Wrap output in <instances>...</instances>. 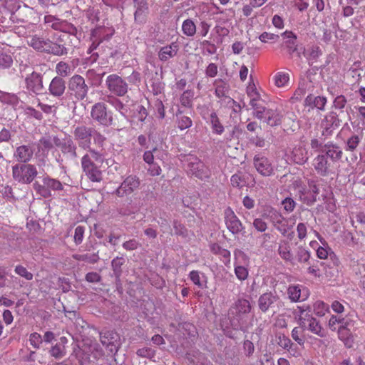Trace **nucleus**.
<instances>
[{
    "label": "nucleus",
    "instance_id": "f8f14e48",
    "mask_svg": "<svg viewBox=\"0 0 365 365\" xmlns=\"http://www.w3.org/2000/svg\"><path fill=\"white\" fill-rule=\"evenodd\" d=\"M224 219L226 227L233 235H238L245 230L242 223L230 207L224 211Z\"/></svg>",
    "mask_w": 365,
    "mask_h": 365
},
{
    "label": "nucleus",
    "instance_id": "393cba45",
    "mask_svg": "<svg viewBox=\"0 0 365 365\" xmlns=\"http://www.w3.org/2000/svg\"><path fill=\"white\" fill-rule=\"evenodd\" d=\"M290 157L294 163L304 165L309 159L308 150L304 145L295 146L291 153Z\"/></svg>",
    "mask_w": 365,
    "mask_h": 365
},
{
    "label": "nucleus",
    "instance_id": "e433bc0d",
    "mask_svg": "<svg viewBox=\"0 0 365 365\" xmlns=\"http://www.w3.org/2000/svg\"><path fill=\"white\" fill-rule=\"evenodd\" d=\"M310 307L309 306H298L295 310V314L298 316V323L300 327H305L308 316H312Z\"/></svg>",
    "mask_w": 365,
    "mask_h": 365
},
{
    "label": "nucleus",
    "instance_id": "6e6552de",
    "mask_svg": "<svg viewBox=\"0 0 365 365\" xmlns=\"http://www.w3.org/2000/svg\"><path fill=\"white\" fill-rule=\"evenodd\" d=\"M68 88L77 100L84 99L88 92V86L86 83L85 79L80 75L73 76L68 81Z\"/></svg>",
    "mask_w": 365,
    "mask_h": 365
},
{
    "label": "nucleus",
    "instance_id": "7c9ffc66",
    "mask_svg": "<svg viewBox=\"0 0 365 365\" xmlns=\"http://www.w3.org/2000/svg\"><path fill=\"white\" fill-rule=\"evenodd\" d=\"M188 276L192 282L198 288L205 289L207 287V277L203 272L192 270L190 272Z\"/></svg>",
    "mask_w": 365,
    "mask_h": 365
},
{
    "label": "nucleus",
    "instance_id": "ea45409f",
    "mask_svg": "<svg viewBox=\"0 0 365 365\" xmlns=\"http://www.w3.org/2000/svg\"><path fill=\"white\" fill-rule=\"evenodd\" d=\"M39 144L43 150L48 151L53 145L57 147L59 144V138L57 136L43 137L39 140Z\"/></svg>",
    "mask_w": 365,
    "mask_h": 365
},
{
    "label": "nucleus",
    "instance_id": "7ed1b4c3",
    "mask_svg": "<svg viewBox=\"0 0 365 365\" xmlns=\"http://www.w3.org/2000/svg\"><path fill=\"white\" fill-rule=\"evenodd\" d=\"M269 220L274 227L284 237L288 236L292 238L293 232L289 234L292 230L296 222L294 216L290 217H284L277 210H272L269 212Z\"/></svg>",
    "mask_w": 365,
    "mask_h": 365
},
{
    "label": "nucleus",
    "instance_id": "9d476101",
    "mask_svg": "<svg viewBox=\"0 0 365 365\" xmlns=\"http://www.w3.org/2000/svg\"><path fill=\"white\" fill-rule=\"evenodd\" d=\"M44 23L52 28L53 30L75 35L77 32L76 28L67 21L60 19L53 15H46L44 16Z\"/></svg>",
    "mask_w": 365,
    "mask_h": 365
},
{
    "label": "nucleus",
    "instance_id": "69168bd1",
    "mask_svg": "<svg viewBox=\"0 0 365 365\" xmlns=\"http://www.w3.org/2000/svg\"><path fill=\"white\" fill-rule=\"evenodd\" d=\"M136 11L135 12V19L138 20L140 16L143 15L148 9L147 3L145 1L136 2L135 4Z\"/></svg>",
    "mask_w": 365,
    "mask_h": 365
},
{
    "label": "nucleus",
    "instance_id": "9b49d317",
    "mask_svg": "<svg viewBox=\"0 0 365 365\" xmlns=\"http://www.w3.org/2000/svg\"><path fill=\"white\" fill-rule=\"evenodd\" d=\"M312 166L318 175L328 176L334 173L332 163L323 153L317 155L312 160Z\"/></svg>",
    "mask_w": 365,
    "mask_h": 365
},
{
    "label": "nucleus",
    "instance_id": "338daca9",
    "mask_svg": "<svg viewBox=\"0 0 365 365\" xmlns=\"http://www.w3.org/2000/svg\"><path fill=\"white\" fill-rule=\"evenodd\" d=\"M252 225L257 231L260 232H264L267 229V223L260 217L254 219Z\"/></svg>",
    "mask_w": 365,
    "mask_h": 365
},
{
    "label": "nucleus",
    "instance_id": "79ce46f5",
    "mask_svg": "<svg viewBox=\"0 0 365 365\" xmlns=\"http://www.w3.org/2000/svg\"><path fill=\"white\" fill-rule=\"evenodd\" d=\"M182 31L186 36L192 37L196 34V25L192 19H187L182 24Z\"/></svg>",
    "mask_w": 365,
    "mask_h": 365
},
{
    "label": "nucleus",
    "instance_id": "ddd939ff",
    "mask_svg": "<svg viewBox=\"0 0 365 365\" xmlns=\"http://www.w3.org/2000/svg\"><path fill=\"white\" fill-rule=\"evenodd\" d=\"M26 88L31 94L39 95L43 93V76L41 73L32 72L25 78Z\"/></svg>",
    "mask_w": 365,
    "mask_h": 365
},
{
    "label": "nucleus",
    "instance_id": "37998d69",
    "mask_svg": "<svg viewBox=\"0 0 365 365\" xmlns=\"http://www.w3.org/2000/svg\"><path fill=\"white\" fill-rule=\"evenodd\" d=\"M176 123L178 128L181 130L189 128L192 125V121L190 117L184 115L181 112L176 113Z\"/></svg>",
    "mask_w": 365,
    "mask_h": 365
},
{
    "label": "nucleus",
    "instance_id": "39448f33",
    "mask_svg": "<svg viewBox=\"0 0 365 365\" xmlns=\"http://www.w3.org/2000/svg\"><path fill=\"white\" fill-rule=\"evenodd\" d=\"M37 174L36 166L31 164H16L12 167L13 178L19 183L30 184Z\"/></svg>",
    "mask_w": 365,
    "mask_h": 365
},
{
    "label": "nucleus",
    "instance_id": "a19ab883",
    "mask_svg": "<svg viewBox=\"0 0 365 365\" xmlns=\"http://www.w3.org/2000/svg\"><path fill=\"white\" fill-rule=\"evenodd\" d=\"M302 54L308 61H314L322 55V51L319 46L313 45L307 48H304Z\"/></svg>",
    "mask_w": 365,
    "mask_h": 365
},
{
    "label": "nucleus",
    "instance_id": "a878e982",
    "mask_svg": "<svg viewBox=\"0 0 365 365\" xmlns=\"http://www.w3.org/2000/svg\"><path fill=\"white\" fill-rule=\"evenodd\" d=\"M301 327L309 330L319 337H324L327 334L326 331L322 327L319 322L312 316H308L305 327Z\"/></svg>",
    "mask_w": 365,
    "mask_h": 365
},
{
    "label": "nucleus",
    "instance_id": "473e14b6",
    "mask_svg": "<svg viewBox=\"0 0 365 365\" xmlns=\"http://www.w3.org/2000/svg\"><path fill=\"white\" fill-rule=\"evenodd\" d=\"M284 45L290 53L297 51V36L291 31H285L282 34Z\"/></svg>",
    "mask_w": 365,
    "mask_h": 365
},
{
    "label": "nucleus",
    "instance_id": "e2e57ef3",
    "mask_svg": "<svg viewBox=\"0 0 365 365\" xmlns=\"http://www.w3.org/2000/svg\"><path fill=\"white\" fill-rule=\"evenodd\" d=\"M194 92L191 90H187L183 92L180 96V103L182 106L188 107L190 106Z\"/></svg>",
    "mask_w": 365,
    "mask_h": 365
},
{
    "label": "nucleus",
    "instance_id": "c85d7f7f",
    "mask_svg": "<svg viewBox=\"0 0 365 365\" xmlns=\"http://www.w3.org/2000/svg\"><path fill=\"white\" fill-rule=\"evenodd\" d=\"M247 93L250 98V105L251 106L253 111H256L262 106V101L260 94L257 91L255 85H249L247 88Z\"/></svg>",
    "mask_w": 365,
    "mask_h": 365
},
{
    "label": "nucleus",
    "instance_id": "603ef678",
    "mask_svg": "<svg viewBox=\"0 0 365 365\" xmlns=\"http://www.w3.org/2000/svg\"><path fill=\"white\" fill-rule=\"evenodd\" d=\"M274 81L277 87H284L289 83V76L285 72H278L274 75Z\"/></svg>",
    "mask_w": 365,
    "mask_h": 365
},
{
    "label": "nucleus",
    "instance_id": "f3484780",
    "mask_svg": "<svg viewBox=\"0 0 365 365\" xmlns=\"http://www.w3.org/2000/svg\"><path fill=\"white\" fill-rule=\"evenodd\" d=\"M288 298L292 302L305 301L309 296V289L301 284H292L287 288Z\"/></svg>",
    "mask_w": 365,
    "mask_h": 365
},
{
    "label": "nucleus",
    "instance_id": "5701e85b",
    "mask_svg": "<svg viewBox=\"0 0 365 365\" xmlns=\"http://www.w3.org/2000/svg\"><path fill=\"white\" fill-rule=\"evenodd\" d=\"M324 155L332 163H336L341 160L343 156V151L341 148L334 143H327L324 145Z\"/></svg>",
    "mask_w": 365,
    "mask_h": 365
},
{
    "label": "nucleus",
    "instance_id": "b1692460",
    "mask_svg": "<svg viewBox=\"0 0 365 365\" xmlns=\"http://www.w3.org/2000/svg\"><path fill=\"white\" fill-rule=\"evenodd\" d=\"M33 155L34 149L29 145L18 146L14 153V158H16L19 162L24 163L29 162L31 160Z\"/></svg>",
    "mask_w": 365,
    "mask_h": 365
},
{
    "label": "nucleus",
    "instance_id": "a18cd8bd",
    "mask_svg": "<svg viewBox=\"0 0 365 365\" xmlns=\"http://www.w3.org/2000/svg\"><path fill=\"white\" fill-rule=\"evenodd\" d=\"M247 175L239 172L234 174L230 178L231 185L233 187L242 188L247 185L246 181Z\"/></svg>",
    "mask_w": 365,
    "mask_h": 365
},
{
    "label": "nucleus",
    "instance_id": "2eb2a0df",
    "mask_svg": "<svg viewBox=\"0 0 365 365\" xmlns=\"http://www.w3.org/2000/svg\"><path fill=\"white\" fill-rule=\"evenodd\" d=\"M93 130V128L86 127L85 125L77 126L75 128L73 135L75 140L78 141L80 148L83 149H88L90 148Z\"/></svg>",
    "mask_w": 365,
    "mask_h": 365
},
{
    "label": "nucleus",
    "instance_id": "423d86ee",
    "mask_svg": "<svg viewBox=\"0 0 365 365\" xmlns=\"http://www.w3.org/2000/svg\"><path fill=\"white\" fill-rule=\"evenodd\" d=\"M257 108L256 111H253L257 119L272 127L281 124L283 115L279 110L267 108L263 105Z\"/></svg>",
    "mask_w": 365,
    "mask_h": 365
},
{
    "label": "nucleus",
    "instance_id": "864d4df0",
    "mask_svg": "<svg viewBox=\"0 0 365 365\" xmlns=\"http://www.w3.org/2000/svg\"><path fill=\"white\" fill-rule=\"evenodd\" d=\"M124 263V259L121 257H115L111 262V266L113 271V274L116 279H119L121 274L122 269L121 267Z\"/></svg>",
    "mask_w": 365,
    "mask_h": 365
},
{
    "label": "nucleus",
    "instance_id": "5fc2aeb1",
    "mask_svg": "<svg viewBox=\"0 0 365 365\" xmlns=\"http://www.w3.org/2000/svg\"><path fill=\"white\" fill-rule=\"evenodd\" d=\"M234 263L238 264H247L250 258L248 255L242 250L235 249L233 252Z\"/></svg>",
    "mask_w": 365,
    "mask_h": 365
},
{
    "label": "nucleus",
    "instance_id": "4be33fe9",
    "mask_svg": "<svg viewBox=\"0 0 365 365\" xmlns=\"http://www.w3.org/2000/svg\"><path fill=\"white\" fill-rule=\"evenodd\" d=\"M278 300L279 297L277 294L272 292L264 293L258 299L259 309L262 312H267Z\"/></svg>",
    "mask_w": 365,
    "mask_h": 365
},
{
    "label": "nucleus",
    "instance_id": "4c0bfd02",
    "mask_svg": "<svg viewBox=\"0 0 365 365\" xmlns=\"http://www.w3.org/2000/svg\"><path fill=\"white\" fill-rule=\"evenodd\" d=\"M299 197L300 200L307 205H313L317 199L314 193H312V190L309 187L299 190Z\"/></svg>",
    "mask_w": 365,
    "mask_h": 365
},
{
    "label": "nucleus",
    "instance_id": "a211bd4d",
    "mask_svg": "<svg viewBox=\"0 0 365 365\" xmlns=\"http://www.w3.org/2000/svg\"><path fill=\"white\" fill-rule=\"evenodd\" d=\"M322 128L324 129L323 135H329L333 130L340 125V120L336 113L330 112L327 113L322 121Z\"/></svg>",
    "mask_w": 365,
    "mask_h": 365
},
{
    "label": "nucleus",
    "instance_id": "f03ea898",
    "mask_svg": "<svg viewBox=\"0 0 365 365\" xmlns=\"http://www.w3.org/2000/svg\"><path fill=\"white\" fill-rule=\"evenodd\" d=\"M182 161L185 163L189 174L200 180H205L210 177L209 168L197 156L189 154L184 156Z\"/></svg>",
    "mask_w": 365,
    "mask_h": 365
},
{
    "label": "nucleus",
    "instance_id": "c756f323",
    "mask_svg": "<svg viewBox=\"0 0 365 365\" xmlns=\"http://www.w3.org/2000/svg\"><path fill=\"white\" fill-rule=\"evenodd\" d=\"M278 254L286 262H292L293 254L292 252L291 243L287 240H282L279 242Z\"/></svg>",
    "mask_w": 365,
    "mask_h": 365
},
{
    "label": "nucleus",
    "instance_id": "0e129e2a",
    "mask_svg": "<svg viewBox=\"0 0 365 365\" xmlns=\"http://www.w3.org/2000/svg\"><path fill=\"white\" fill-rule=\"evenodd\" d=\"M279 36L269 32H263L259 36V39L262 43L276 42L279 39Z\"/></svg>",
    "mask_w": 365,
    "mask_h": 365
},
{
    "label": "nucleus",
    "instance_id": "dca6fc26",
    "mask_svg": "<svg viewBox=\"0 0 365 365\" xmlns=\"http://www.w3.org/2000/svg\"><path fill=\"white\" fill-rule=\"evenodd\" d=\"M112 35L113 34L108 33L105 28H96L92 30L91 35V41L92 43L88 48L87 53L91 54L101 43L104 41H108Z\"/></svg>",
    "mask_w": 365,
    "mask_h": 365
},
{
    "label": "nucleus",
    "instance_id": "4d7b16f0",
    "mask_svg": "<svg viewBox=\"0 0 365 365\" xmlns=\"http://www.w3.org/2000/svg\"><path fill=\"white\" fill-rule=\"evenodd\" d=\"M51 355L55 359H61L66 355L65 346L61 344H56L50 349Z\"/></svg>",
    "mask_w": 365,
    "mask_h": 365
},
{
    "label": "nucleus",
    "instance_id": "6ab92c4d",
    "mask_svg": "<svg viewBox=\"0 0 365 365\" xmlns=\"http://www.w3.org/2000/svg\"><path fill=\"white\" fill-rule=\"evenodd\" d=\"M254 165L257 172L263 176H270L273 173L274 169L270 160L263 155L255 156Z\"/></svg>",
    "mask_w": 365,
    "mask_h": 365
},
{
    "label": "nucleus",
    "instance_id": "1a4fd4ad",
    "mask_svg": "<svg viewBox=\"0 0 365 365\" xmlns=\"http://www.w3.org/2000/svg\"><path fill=\"white\" fill-rule=\"evenodd\" d=\"M91 115L92 118L104 126L112 125V113L107 110L103 103H97L92 106Z\"/></svg>",
    "mask_w": 365,
    "mask_h": 365
},
{
    "label": "nucleus",
    "instance_id": "cd10ccee",
    "mask_svg": "<svg viewBox=\"0 0 365 365\" xmlns=\"http://www.w3.org/2000/svg\"><path fill=\"white\" fill-rule=\"evenodd\" d=\"M28 43L34 49L38 51L46 52V50H48V46L51 44V40L44 38L38 35H34L30 37V39L28 41Z\"/></svg>",
    "mask_w": 365,
    "mask_h": 365
},
{
    "label": "nucleus",
    "instance_id": "4468645a",
    "mask_svg": "<svg viewBox=\"0 0 365 365\" xmlns=\"http://www.w3.org/2000/svg\"><path fill=\"white\" fill-rule=\"evenodd\" d=\"M140 185V180L135 175L128 176L115 190L118 197H122L133 193Z\"/></svg>",
    "mask_w": 365,
    "mask_h": 365
},
{
    "label": "nucleus",
    "instance_id": "c9c22d12",
    "mask_svg": "<svg viewBox=\"0 0 365 365\" xmlns=\"http://www.w3.org/2000/svg\"><path fill=\"white\" fill-rule=\"evenodd\" d=\"M338 337L342 341L346 347H351L354 343L353 331L349 329L339 327Z\"/></svg>",
    "mask_w": 365,
    "mask_h": 365
},
{
    "label": "nucleus",
    "instance_id": "f704fd0d",
    "mask_svg": "<svg viewBox=\"0 0 365 365\" xmlns=\"http://www.w3.org/2000/svg\"><path fill=\"white\" fill-rule=\"evenodd\" d=\"M154 154L158 159L161 160L165 159L167 153L163 150H159L157 147H154L150 150H145L143 153V158L147 164L153 163L154 162Z\"/></svg>",
    "mask_w": 365,
    "mask_h": 365
},
{
    "label": "nucleus",
    "instance_id": "c03bdc74",
    "mask_svg": "<svg viewBox=\"0 0 365 365\" xmlns=\"http://www.w3.org/2000/svg\"><path fill=\"white\" fill-rule=\"evenodd\" d=\"M92 182H99L102 180V172L95 165L83 171Z\"/></svg>",
    "mask_w": 365,
    "mask_h": 365
},
{
    "label": "nucleus",
    "instance_id": "412c9836",
    "mask_svg": "<svg viewBox=\"0 0 365 365\" xmlns=\"http://www.w3.org/2000/svg\"><path fill=\"white\" fill-rule=\"evenodd\" d=\"M66 88V81L63 78L56 76L50 82L49 93L52 96L59 98L64 94Z\"/></svg>",
    "mask_w": 365,
    "mask_h": 365
},
{
    "label": "nucleus",
    "instance_id": "f257e3e1",
    "mask_svg": "<svg viewBox=\"0 0 365 365\" xmlns=\"http://www.w3.org/2000/svg\"><path fill=\"white\" fill-rule=\"evenodd\" d=\"M251 311L250 302L245 299H237L230 309V322L235 329L245 331L248 327V314Z\"/></svg>",
    "mask_w": 365,
    "mask_h": 365
},
{
    "label": "nucleus",
    "instance_id": "0eeeda50",
    "mask_svg": "<svg viewBox=\"0 0 365 365\" xmlns=\"http://www.w3.org/2000/svg\"><path fill=\"white\" fill-rule=\"evenodd\" d=\"M108 90L114 96H124L128 91V83L117 74H110L106 79Z\"/></svg>",
    "mask_w": 365,
    "mask_h": 365
},
{
    "label": "nucleus",
    "instance_id": "bf43d9fd",
    "mask_svg": "<svg viewBox=\"0 0 365 365\" xmlns=\"http://www.w3.org/2000/svg\"><path fill=\"white\" fill-rule=\"evenodd\" d=\"M13 63L11 56L3 51H0V68H9Z\"/></svg>",
    "mask_w": 365,
    "mask_h": 365
},
{
    "label": "nucleus",
    "instance_id": "2f4dec72",
    "mask_svg": "<svg viewBox=\"0 0 365 365\" xmlns=\"http://www.w3.org/2000/svg\"><path fill=\"white\" fill-rule=\"evenodd\" d=\"M214 86L215 94L218 98L222 99L228 98L230 101H233V100L228 96L230 85L227 82L222 79H217L214 82Z\"/></svg>",
    "mask_w": 365,
    "mask_h": 365
},
{
    "label": "nucleus",
    "instance_id": "6e6d98bb",
    "mask_svg": "<svg viewBox=\"0 0 365 365\" xmlns=\"http://www.w3.org/2000/svg\"><path fill=\"white\" fill-rule=\"evenodd\" d=\"M329 305L323 301H317L313 305L314 313L319 317H323L329 311Z\"/></svg>",
    "mask_w": 365,
    "mask_h": 365
},
{
    "label": "nucleus",
    "instance_id": "58836bf2",
    "mask_svg": "<svg viewBox=\"0 0 365 365\" xmlns=\"http://www.w3.org/2000/svg\"><path fill=\"white\" fill-rule=\"evenodd\" d=\"M361 136L359 135L352 134L344 141V150L348 152L356 150L361 141Z\"/></svg>",
    "mask_w": 365,
    "mask_h": 365
},
{
    "label": "nucleus",
    "instance_id": "13d9d810",
    "mask_svg": "<svg viewBox=\"0 0 365 365\" xmlns=\"http://www.w3.org/2000/svg\"><path fill=\"white\" fill-rule=\"evenodd\" d=\"M107 102L112 105L116 110L120 113V114L125 115V106L118 98L115 97H108Z\"/></svg>",
    "mask_w": 365,
    "mask_h": 365
},
{
    "label": "nucleus",
    "instance_id": "bb28decb",
    "mask_svg": "<svg viewBox=\"0 0 365 365\" xmlns=\"http://www.w3.org/2000/svg\"><path fill=\"white\" fill-rule=\"evenodd\" d=\"M179 50V46L176 42L162 47L158 52V58L161 61H167L175 57Z\"/></svg>",
    "mask_w": 365,
    "mask_h": 365
},
{
    "label": "nucleus",
    "instance_id": "de8ad7c7",
    "mask_svg": "<svg viewBox=\"0 0 365 365\" xmlns=\"http://www.w3.org/2000/svg\"><path fill=\"white\" fill-rule=\"evenodd\" d=\"M306 102L309 104H313V107L323 110L327 103V98L324 96H309L306 98Z\"/></svg>",
    "mask_w": 365,
    "mask_h": 365
},
{
    "label": "nucleus",
    "instance_id": "8fccbe9b",
    "mask_svg": "<svg viewBox=\"0 0 365 365\" xmlns=\"http://www.w3.org/2000/svg\"><path fill=\"white\" fill-rule=\"evenodd\" d=\"M72 71L71 66L64 61H60L56 66V72L62 78L70 76Z\"/></svg>",
    "mask_w": 365,
    "mask_h": 365
},
{
    "label": "nucleus",
    "instance_id": "052dcab7",
    "mask_svg": "<svg viewBox=\"0 0 365 365\" xmlns=\"http://www.w3.org/2000/svg\"><path fill=\"white\" fill-rule=\"evenodd\" d=\"M296 258L300 263L307 262L310 258V253L304 247H299L297 249Z\"/></svg>",
    "mask_w": 365,
    "mask_h": 365
},
{
    "label": "nucleus",
    "instance_id": "aec40b11",
    "mask_svg": "<svg viewBox=\"0 0 365 365\" xmlns=\"http://www.w3.org/2000/svg\"><path fill=\"white\" fill-rule=\"evenodd\" d=\"M57 147L59 148L61 152L64 155H66L70 159H76L78 156L76 153L77 147L70 136L62 140L59 138V144Z\"/></svg>",
    "mask_w": 365,
    "mask_h": 365
},
{
    "label": "nucleus",
    "instance_id": "774afa93",
    "mask_svg": "<svg viewBox=\"0 0 365 365\" xmlns=\"http://www.w3.org/2000/svg\"><path fill=\"white\" fill-rule=\"evenodd\" d=\"M341 365H365V362L363 361L361 356H357L354 357L352 359H344L341 363Z\"/></svg>",
    "mask_w": 365,
    "mask_h": 365
},
{
    "label": "nucleus",
    "instance_id": "20e7f679",
    "mask_svg": "<svg viewBox=\"0 0 365 365\" xmlns=\"http://www.w3.org/2000/svg\"><path fill=\"white\" fill-rule=\"evenodd\" d=\"M34 189L37 194L44 198L52 196V192H59L63 190V185L61 181L52 178L48 175L42 178V183L35 182L33 185Z\"/></svg>",
    "mask_w": 365,
    "mask_h": 365
},
{
    "label": "nucleus",
    "instance_id": "3c124183",
    "mask_svg": "<svg viewBox=\"0 0 365 365\" xmlns=\"http://www.w3.org/2000/svg\"><path fill=\"white\" fill-rule=\"evenodd\" d=\"M234 272L240 281H245L247 279L249 275V269L243 264H238L234 263Z\"/></svg>",
    "mask_w": 365,
    "mask_h": 365
},
{
    "label": "nucleus",
    "instance_id": "09e8293b",
    "mask_svg": "<svg viewBox=\"0 0 365 365\" xmlns=\"http://www.w3.org/2000/svg\"><path fill=\"white\" fill-rule=\"evenodd\" d=\"M48 46V50L46 51L48 53H52L56 56H63L67 54L68 53V49L63 45L53 43L51 41V44Z\"/></svg>",
    "mask_w": 365,
    "mask_h": 365
},
{
    "label": "nucleus",
    "instance_id": "72a5a7b5",
    "mask_svg": "<svg viewBox=\"0 0 365 365\" xmlns=\"http://www.w3.org/2000/svg\"><path fill=\"white\" fill-rule=\"evenodd\" d=\"M202 118L205 120L208 119L212 125V132L217 135H221L224 132V126L220 123V119L217 117V113L215 111H212L210 114L209 118L207 117L206 113L202 111L200 112Z\"/></svg>",
    "mask_w": 365,
    "mask_h": 365
},
{
    "label": "nucleus",
    "instance_id": "49530a36",
    "mask_svg": "<svg viewBox=\"0 0 365 365\" xmlns=\"http://www.w3.org/2000/svg\"><path fill=\"white\" fill-rule=\"evenodd\" d=\"M324 185V180L322 178H314L308 180V186L312 190V193L317 197L321 192V189Z\"/></svg>",
    "mask_w": 365,
    "mask_h": 365
},
{
    "label": "nucleus",
    "instance_id": "680f3d73",
    "mask_svg": "<svg viewBox=\"0 0 365 365\" xmlns=\"http://www.w3.org/2000/svg\"><path fill=\"white\" fill-rule=\"evenodd\" d=\"M15 273L26 280H31L33 279V274L27 270L26 267L22 265H17L15 267Z\"/></svg>",
    "mask_w": 365,
    "mask_h": 365
}]
</instances>
